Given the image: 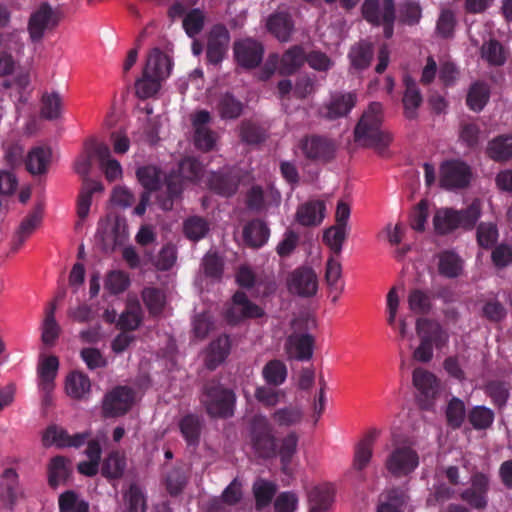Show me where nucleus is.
Instances as JSON below:
<instances>
[{
    "label": "nucleus",
    "instance_id": "obj_1",
    "mask_svg": "<svg viewBox=\"0 0 512 512\" xmlns=\"http://www.w3.org/2000/svg\"><path fill=\"white\" fill-rule=\"evenodd\" d=\"M203 172L199 160L186 157L178 164L177 169L169 172L165 177L164 189L158 191L156 202L163 211L173 209L174 203L181 199L186 181H197Z\"/></svg>",
    "mask_w": 512,
    "mask_h": 512
},
{
    "label": "nucleus",
    "instance_id": "obj_2",
    "mask_svg": "<svg viewBox=\"0 0 512 512\" xmlns=\"http://www.w3.org/2000/svg\"><path fill=\"white\" fill-rule=\"evenodd\" d=\"M382 122V104L380 102L370 103L354 129L355 141L364 147L374 148L383 155L392 142V135L382 129Z\"/></svg>",
    "mask_w": 512,
    "mask_h": 512
},
{
    "label": "nucleus",
    "instance_id": "obj_3",
    "mask_svg": "<svg viewBox=\"0 0 512 512\" xmlns=\"http://www.w3.org/2000/svg\"><path fill=\"white\" fill-rule=\"evenodd\" d=\"M482 215V204L474 199L466 208L456 210L453 208H440L433 217V226L436 234L444 236L458 228L470 231L474 229Z\"/></svg>",
    "mask_w": 512,
    "mask_h": 512
},
{
    "label": "nucleus",
    "instance_id": "obj_4",
    "mask_svg": "<svg viewBox=\"0 0 512 512\" xmlns=\"http://www.w3.org/2000/svg\"><path fill=\"white\" fill-rule=\"evenodd\" d=\"M236 400L234 390L218 380H209L202 387L200 402L211 418L228 419L233 417Z\"/></svg>",
    "mask_w": 512,
    "mask_h": 512
},
{
    "label": "nucleus",
    "instance_id": "obj_5",
    "mask_svg": "<svg viewBox=\"0 0 512 512\" xmlns=\"http://www.w3.org/2000/svg\"><path fill=\"white\" fill-rule=\"evenodd\" d=\"M416 333L420 343L413 352V359L421 363H428L433 359L434 347L442 350L449 342L448 332L440 323L431 319H417Z\"/></svg>",
    "mask_w": 512,
    "mask_h": 512
},
{
    "label": "nucleus",
    "instance_id": "obj_6",
    "mask_svg": "<svg viewBox=\"0 0 512 512\" xmlns=\"http://www.w3.org/2000/svg\"><path fill=\"white\" fill-rule=\"evenodd\" d=\"M249 437L256 455L263 459L276 456L277 440L273 427L263 415H255L250 422Z\"/></svg>",
    "mask_w": 512,
    "mask_h": 512
},
{
    "label": "nucleus",
    "instance_id": "obj_7",
    "mask_svg": "<svg viewBox=\"0 0 512 512\" xmlns=\"http://www.w3.org/2000/svg\"><path fill=\"white\" fill-rule=\"evenodd\" d=\"M361 12L368 23L383 26V35L386 39L392 38L396 20L394 0H365Z\"/></svg>",
    "mask_w": 512,
    "mask_h": 512
},
{
    "label": "nucleus",
    "instance_id": "obj_8",
    "mask_svg": "<svg viewBox=\"0 0 512 512\" xmlns=\"http://www.w3.org/2000/svg\"><path fill=\"white\" fill-rule=\"evenodd\" d=\"M491 475L489 472L472 471L467 486L460 492V499L470 508L484 511L489 504Z\"/></svg>",
    "mask_w": 512,
    "mask_h": 512
},
{
    "label": "nucleus",
    "instance_id": "obj_9",
    "mask_svg": "<svg viewBox=\"0 0 512 512\" xmlns=\"http://www.w3.org/2000/svg\"><path fill=\"white\" fill-rule=\"evenodd\" d=\"M419 464L418 452L406 444L394 446L384 461V467L388 474L396 479L408 477L418 468Z\"/></svg>",
    "mask_w": 512,
    "mask_h": 512
},
{
    "label": "nucleus",
    "instance_id": "obj_10",
    "mask_svg": "<svg viewBox=\"0 0 512 512\" xmlns=\"http://www.w3.org/2000/svg\"><path fill=\"white\" fill-rule=\"evenodd\" d=\"M91 168L92 154L89 152L82 154L75 161V171L79 175L85 177L77 200V215L82 220L85 219L89 214L92 195L96 192H101L104 189L101 182L88 178Z\"/></svg>",
    "mask_w": 512,
    "mask_h": 512
},
{
    "label": "nucleus",
    "instance_id": "obj_11",
    "mask_svg": "<svg viewBox=\"0 0 512 512\" xmlns=\"http://www.w3.org/2000/svg\"><path fill=\"white\" fill-rule=\"evenodd\" d=\"M472 170L462 160H445L440 165V186L446 190L464 189L470 185Z\"/></svg>",
    "mask_w": 512,
    "mask_h": 512
},
{
    "label": "nucleus",
    "instance_id": "obj_12",
    "mask_svg": "<svg viewBox=\"0 0 512 512\" xmlns=\"http://www.w3.org/2000/svg\"><path fill=\"white\" fill-rule=\"evenodd\" d=\"M299 148L306 159L319 163L331 161L336 152V144L332 139L315 134L303 137Z\"/></svg>",
    "mask_w": 512,
    "mask_h": 512
},
{
    "label": "nucleus",
    "instance_id": "obj_13",
    "mask_svg": "<svg viewBox=\"0 0 512 512\" xmlns=\"http://www.w3.org/2000/svg\"><path fill=\"white\" fill-rule=\"evenodd\" d=\"M412 381L418 392L417 397L421 407L426 410L431 409L440 391L438 378L432 372L418 367L413 370Z\"/></svg>",
    "mask_w": 512,
    "mask_h": 512
},
{
    "label": "nucleus",
    "instance_id": "obj_14",
    "mask_svg": "<svg viewBox=\"0 0 512 512\" xmlns=\"http://www.w3.org/2000/svg\"><path fill=\"white\" fill-rule=\"evenodd\" d=\"M357 95L353 92L335 91L318 108V116L329 121L346 117L355 107Z\"/></svg>",
    "mask_w": 512,
    "mask_h": 512
},
{
    "label": "nucleus",
    "instance_id": "obj_15",
    "mask_svg": "<svg viewBox=\"0 0 512 512\" xmlns=\"http://www.w3.org/2000/svg\"><path fill=\"white\" fill-rule=\"evenodd\" d=\"M241 171L237 167H225L219 171L211 172L207 183L209 188L224 197L233 196L241 182Z\"/></svg>",
    "mask_w": 512,
    "mask_h": 512
},
{
    "label": "nucleus",
    "instance_id": "obj_16",
    "mask_svg": "<svg viewBox=\"0 0 512 512\" xmlns=\"http://www.w3.org/2000/svg\"><path fill=\"white\" fill-rule=\"evenodd\" d=\"M287 287L290 293L300 297L314 296L318 289L317 275L310 267H298L289 274Z\"/></svg>",
    "mask_w": 512,
    "mask_h": 512
},
{
    "label": "nucleus",
    "instance_id": "obj_17",
    "mask_svg": "<svg viewBox=\"0 0 512 512\" xmlns=\"http://www.w3.org/2000/svg\"><path fill=\"white\" fill-rule=\"evenodd\" d=\"M232 301L233 305L225 312V318L231 325H236L247 318H260L264 315V310L251 302L242 291L235 292Z\"/></svg>",
    "mask_w": 512,
    "mask_h": 512
},
{
    "label": "nucleus",
    "instance_id": "obj_18",
    "mask_svg": "<svg viewBox=\"0 0 512 512\" xmlns=\"http://www.w3.org/2000/svg\"><path fill=\"white\" fill-rule=\"evenodd\" d=\"M230 43L229 30L223 24L214 25L208 35L206 58L212 65L220 64L225 58Z\"/></svg>",
    "mask_w": 512,
    "mask_h": 512
},
{
    "label": "nucleus",
    "instance_id": "obj_19",
    "mask_svg": "<svg viewBox=\"0 0 512 512\" xmlns=\"http://www.w3.org/2000/svg\"><path fill=\"white\" fill-rule=\"evenodd\" d=\"M133 390L127 386H117L107 393L103 400L102 411L107 418L124 415L133 402Z\"/></svg>",
    "mask_w": 512,
    "mask_h": 512
},
{
    "label": "nucleus",
    "instance_id": "obj_20",
    "mask_svg": "<svg viewBox=\"0 0 512 512\" xmlns=\"http://www.w3.org/2000/svg\"><path fill=\"white\" fill-rule=\"evenodd\" d=\"M58 25V18L48 3H42L28 20V32L32 42H39L47 29Z\"/></svg>",
    "mask_w": 512,
    "mask_h": 512
},
{
    "label": "nucleus",
    "instance_id": "obj_21",
    "mask_svg": "<svg viewBox=\"0 0 512 512\" xmlns=\"http://www.w3.org/2000/svg\"><path fill=\"white\" fill-rule=\"evenodd\" d=\"M233 51L237 63L246 69L256 68L262 62L264 54L262 44L251 38L236 41Z\"/></svg>",
    "mask_w": 512,
    "mask_h": 512
},
{
    "label": "nucleus",
    "instance_id": "obj_22",
    "mask_svg": "<svg viewBox=\"0 0 512 512\" xmlns=\"http://www.w3.org/2000/svg\"><path fill=\"white\" fill-rule=\"evenodd\" d=\"M266 28L280 42H288L294 32V21L288 12H274L267 18Z\"/></svg>",
    "mask_w": 512,
    "mask_h": 512
},
{
    "label": "nucleus",
    "instance_id": "obj_23",
    "mask_svg": "<svg viewBox=\"0 0 512 512\" xmlns=\"http://www.w3.org/2000/svg\"><path fill=\"white\" fill-rule=\"evenodd\" d=\"M347 57L350 68L356 72H362L371 65L374 57V45L366 39H361L350 47Z\"/></svg>",
    "mask_w": 512,
    "mask_h": 512
},
{
    "label": "nucleus",
    "instance_id": "obj_24",
    "mask_svg": "<svg viewBox=\"0 0 512 512\" xmlns=\"http://www.w3.org/2000/svg\"><path fill=\"white\" fill-rule=\"evenodd\" d=\"M43 218V206L38 204L28 215L21 221L12 241V249L17 251L24 242L34 233L40 225Z\"/></svg>",
    "mask_w": 512,
    "mask_h": 512
},
{
    "label": "nucleus",
    "instance_id": "obj_25",
    "mask_svg": "<svg viewBox=\"0 0 512 512\" xmlns=\"http://www.w3.org/2000/svg\"><path fill=\"white\" fill-rule=\"evenodd\" d=\"M243 241L253 249L263 247L270 236V229L266 222L261 219H252L243 227Z\"/></svg>",
    "mask_w": 512,
    "mask_h": 512
},
{
    "label": "nucleus",
    "instance_id": "obj_26",
    "mask_svg": "<svg viewBox=\"0 0 512 512\" xmlns=\"http://www.w3.org/2000/svg\"><path fill=\"white\" fill-rule=\"evenodd\" d=\"M326 205L322 200H311L300 205L296 212V220L302 226H317L325 217Z\"/></svg>",
    "mask_w": 512,
    "mask_h": 512
},
{
    "label": "nucleus",
    "instance_id": "obj_27",
    "mask_svg": "<svg viewBox=\"0 0 512 512\" xmlns=\"http://www.w3.org/2000/svg\"><path fill=\"white\" fill-rule=\"evenodd\" d=\"M203 426V418L194 413L185 414L178 422L180 433L188 446H198Z\"/></svg>",
    "mask_w": 512,
    "mask_h": 512
},
{
    "label": "nucleus",
    "instance_id": "obj_28",
    "mask_svg": "<svg viewBox=\"0 0 512 512\" xmlns=\"http://www.w3.org/2000/svg\"><path fill=\"white\" fill-rule=\"evenodd\" d=\"M171 66L172 63L169 57L159 48H153L147 56L143 71L145 72L146 76L151 75L160 80H164L169 76Z\"/></svg>",
    "mask_w": 512,
    "mask_h": 512
},
{
    "label": "nucleus",
    "instance_id": "obj_29",
    "mask_svg": "<svg viewBox=\"0 0 512 512\" xmlns=\"http://www.w3.org/2000/svg\"><path fill=\"white\" fill-rule=\"evenodd\" d=\"M231 349L230 337L226 334L220 335L213 340L208 347L205 365L209 370H215L228 357Z\"/></svg>",
    "mask_w": 512,
    "mask_h": 512
},
{
    "label": "nucleus",
    "instance_id": "obj_30",
    "mask_svg": "<svg viewBox=\"0 0 512 512\" xmlns=\"http://www.w3.org/2000/svg\"><path fill=\"white\" fill-rule=\"evenodd\" d=\"M52 158V150L48 146L32 148L25 160V166L29 173L41 175L47 172Z\"/></svg>",
    "mask_w": 512,
    "mask_h": 512
},
{
    "label": "nucleus",
    "instance_id": "obj_31",
    "mask_svg": "<svg viewBox=\"0 0 512 512\" xmlns=\"http://www.w3.org/2000/svg\"><path fill=\"white\" fill-rule=\"evenodd\" d=\"M405 92L402 98L404 106V115L407 119L412 120L418 116V108L423 102L421 92L410 76L404 77Z\"/></svg>",
    "mask_w": 512,
    "mask_h": 512
},
{
    "label": "nucleus",
    "instance_id": "obj_32",
    "mask_svg": "<svg viewBox=\"0 0 512 512\" xmlns=\"http://www.w3.org/2000/svg\"><path fill=\"white\" fill-rule=\"evenodd\" d=\"M215 110L222 120H234L242 115L244 104L232 93L226 92L218 97Z\"/></svg>",
    "mask_w": 512,
    "mask_h": 512
},
{
    "label": "nucleus",
    "instance_id": "obj_33",
    "mask_svg": "<svg viewBox=\"0 0 512 512\" xmlns=\"http://www.w3.org/2000/svg\"><path fill=\"white\" fill-rule=\"evenodd\" d=\"M491 95L490 86L481 80L473 82L467 92L466 105L476 113L481 112L488 104Z\"/></svg>",
    "mask_w": 512,
    "mask_h": 512
},
{
    "label": "nucleus",
    "instance_id": "obj_34",
    "mask_svg": "<svg viewBox=\"0 0 512 512\" xmlns=\"http://www.w3.org/2000/svg\"><path fill=\"white\" fill-rule=\"evenodd\" d=\"M438 272L449 279L458 278L463 272L462 258L452 250H445L438 255Z\"/></svg>",
    "mask_w": 512,
    "mask_h": 512
},
{
    "label": "nucleus",
    "instance_id": "obj_35",
    "mask_svg": "<svg viewBox=\"0 0 512 512\" xmlns=\"http://www.w3.org/2000/svg\"><path fill=\"white\" fill-rule=\"evenodd\" d=\"M306 52L301 45H294L286 50L279 65V72L282 75H292L306 62Z\"/></svg>",
    "mask_w": 512,
    "mask_h": 512
},
{
    "label": "nucleus",
    "instance_id": "obj_36",
    "mask_svg": "<svg viewBox=\"0 0 512 512\" xmlns=\"http://www.w3.org/2000/svg\"><path fill=\"white\" fill-rule=\"evenodd\" d=\"M379 431L373 429L357 444L354 453L353 466L356 470H363L370 462L373 455V443Z\"/></svg>",
    "mask_w": 512,
    "mask_h": 512
},
{
    "label": "nucleus",
    "instance_id": "obj_37",
    "mask_svg": "<svg viewBox=\"0 0 512 512\" xmlns=\"http://www.w3.org/2000/svg\"><path fill=\"white\" fill-rule=\"evenodd\" d=\"M309 512H324L333 503V489L330 485H319L308 492Z\"/></svg>",
    "mask_w": 512,
    "mask_h": 512
},
{
    "label": "nucleus",
    "instance_id": "obj_38",
    "mask_svg": "<svg viewBox=\"0 0 512 512\" xmlns=\"http://www.w3.org/2000/svg\"><path fill=\"white\" fill-rule=\"evenodd\" d=\"M487 156L495 162H506L512 158V136L499 135L488 142Z\"/></svg>",
    "mask_w": 512,
    "mask_h": 512
},
{
    "label": "nucleus",
    "instance_id": "obj_39",
    "mask_svg": "<svg viewBox=\"0 0 512 512\" xmlns=\"http://www.w3.org/2000/svg\"><path fill=\"white\" fill-rule=\"evenodd\" d=\"M65 389L71 398L84 399L90 393L91 381L85 373L73 371L66 377Z\"/></svg>",
    "mask_w": 512,
    "mask_h": 512
},
{
    "label": "nucleus",
    "instance_id": "obj_40",
    "mask_svg": "<svg viewBox=\"0 0 512 512\" xmlns=\"http://www.w3.org/2000/svg\"><path fill=\"white\" fill-rule=\"evenodd\" d=\"M480 55L492 67L503 66L508 58L505 47L496 39L484 42L480 49Z\"/></svg>",
    "mask_w": 512,
    "mask_h": 512
},
{
    "label": "nucleus",
    "instance_id": "obj_41",
    "mask_svg": "<svg viewBox=\"0 0 512 512\" xmlns=\"http://www.w3.org/2000/svg\"><path fill=\"white\" fill-rule=\"evenodd\" d=\"M126 468V458L119 451H112L103 460L101 474L109 480L120 479Z\"/></svg>",
    "mask_w": 512,
    "mask_h": 512
},
{
    "label": "nucleus",
    "instance_id": "obj_42",
    "mask_svg": "<svg viewBox=\"0 0 512 512\" xmlns=\"http://www.w3.org/2000/svg\"><path fill=\"white\" fill-rule=\"evenodd\" d=\"M124 512H146V496L137 483H131L123 492Z\"/></svg>",
    "mask_w": 512,
    "mask_h": 512
},
{
    "label": "nucleus",
    "instance_id": "obj_43",
    "mask_svg": "<svg viewBox=\"0 0 512 512\" xmlns=\"http://www.w3.org/2000/svg\"><path fill=\"white\" fill-rule=\"evenodd\" d=\"M467 416L466 406L462 399L453 396L445 409L446 424L453 430L460 429Z\"/></svg>",
    "mask_w": 512,
    "mask_h": 512
},
{
    "label": "nucleus",
    "instance_id": "obj_44",
    "mask_svg": "<svg viewBox=\"0 0 512 512\" xmlns=\"http://www.w3.org/2000/svg\"><path fill=\"white\" fill-rule=\"evenodd\" d=\"M69 460L64 456H55L48 465V483L56 488L60 483L65 482L70 476Z\"/></svg>",
    "mask_w": 512,
    "mask_h": 512
},
{
    "label": "nucleus",
    "instance_id": "obj_45",
    "mask_svg": "<svg viewBox=\"0 0 512 512\" xmlns=\"http://www.w3.org/2000/svg\"><path fill=\"white\" fill-rule=\"evenodd\" d=\"M484 393L491 399L494 406L502 409L510 396V386L501 380H490L484 385Z\"/></svg>",
    "mask_w": 512,
    "mask_h": 512
},
{
    "label": "nucleus",
    "instance_id": "obj_46",
    "mask_svg": "<svg viewBox=\"0 0 512 512\" xmlns=\"http://www.w3.org/2000/svg\"><path fill=\"white\" fill-rule=\"evenodd\" d=\"M277 491V486L271 481L259 479L253 484V495L255 498V508L258 511L263 510L272 502Z\"/></svg>",
    "mask_w": 512,
    "mask_h": 512
},
{
    "label": "nucleus",
    "instance_id": "obj_47",
    "mask_svg": "<svg viewBox=\"0 0 512 512\" xmlns=\"http://www.w3.org/2000/svg\"><path fill=\"white\" fill-rule=\"evenodd\" d=\"M59 361L56 356H48L39 367L40 388L45 393H50L54 387V380L57 375Z\"/></svg>",
    "mask_w": 512,
    "mask_h": 512
},
{
    "label": "nucleus",
    "instance_id": "obj_48",
    "mask_svg": "<svg viewBox=\"0 0 512 512\" xmlns=\"http://www.w3.org/2000/svg\"><path fill=\"white\" fill-rule=\"evenodd\" d=\"M467 418L475 430H486L492 426L495 413L484 405H477L468 411Z\"/></svg>",
    "mask_w": 512,
    "mask_h": 512
},
{
    "label": "nucleus",
    "instance_id": "obj_49",
    "mask_svg": "<svg viewBox=\"0 0 512 512\" xmlns=\"http://www.w3.org/2000/svg\"><path fill=\"white\" fill-rule=\"evenodd\" d=\"M210 231L208 221L200 216L188 217L183 223V232L187 239L197 242L206 237Z\"/></svg>",
    "mask_w": 512,
    "mask_h": 512
},
{
    "label": "nucleus",
    "instance_id": "obj_50",
    "mask_svg": "<svg viewBox=\"0 0 512 512\" xmlns=\"http://www.w3.org/2000/svg\"><path fill=\"white\" fill-rule=\"evenodd\" d=\"M298 435L295 432L288 433L281 441L279 448V457L281 461L282 471L290 474V465L292 458L297 452Z\"/></svg>",
    "mask_w": 512,
    "mask_h": 512
},
{
    "label": "nucleus",
    "instance_id": "obj_51",
    "mask_svg": "<svg viewBox=\"0 0 512 512\" xmlns=\"http://www.w3.org/2000/svg\"><path fill=\"white\" fill-rule=\"evenodd\" d=\"M141 296L150 315L155 317L162 314L166 299L161 289L156 287H146L143 289Z\"/></svg>",
    "mask_w": 512,
    "mask_h": 512
},
{
    "label": "nucleus",
    "instance_id": "obj_52",
    "mask_svg": "<svg viewBox=\"0 0 512 512\" xmlns=\"http://www.w3.org/2000/svg\"><path fill=\"white\" fill-rule=\"evenodd\" d=\"M224 259L216 251H208L202 258L201 266L207 278L221 280L224 272Z\"/></svg>",
    "mask_w": 512,
    "mask_h": 512
},
{
    "label": "nucleus",
    "instance_id": "obj_53",
    "mask_svg": "<svg viewBox=\"0 0 512 512\" xmlns=\"http://www.w3.org/2000/svg\"><path fill=\"white\" fill-rule=\"evenodd\" d=\"M139 183L144 187V192L157 191L161 181V170L156 166L147 165L137 169Z\"/></svg>",
    "mask_w": 512,
    "mask_h": 512
},
{
    "label": "nucleus",
    "instance_id": "obj_54",
    "mask_svg": "<svg viewBox=\"0 0 512 512\" xmlns=\"http://www.w3.org/2000/svg\"><path fill=\"white\" fill-rule=\"evenodd\" d=\"M266 383L273 386L283 384L287 377L286 365L280 360H271L265 364L262 371Z\"/></svg>",
    "mask_w": 512,
    "mask_h": 512
},
{
    "label": "nucleus",
    "instance_id": "obj_55",
    "mask_svg": "<svg viewBox=\"0 0 512 512\" xmlns=\"http://www.w3.org/2000/svg\"><path fill=\"white\" fill-rule=\"evenodd\" d=\"M499 237L497 225L493 222H480L476 230V240L483 249L492 248Z\"/></svg>",
    "mask_w": 512,
    "mask_h": 512
},
{
    "label": "nucleus",
    "instance_id": "obj_56",
    "mask_svg": "<svg viewBox=\"0 0 512 512\" xmlns=\"http://www.w3.org/2000/svg\"><path fill=\"white\" fill-rule=\"evenodd\" d=\"M347 238L345 227L333 225L327 228L323 233V242L331 249L335 256L342 252V246Z\"/></svg>",
    "mask_w": 512,
    "mask_h": 512
},
{
    "label": "nucleus",
    "instance_id": "obj_57",
    "mask_svg": "<svg viewBox=\"0 0 512 512\" xmlns=\"http://www.w3.org/2000/svg\"><path fill=\"white\" fill-rule=\"evenodd\" d=\"M61 106L59 93H44L41 98V116L47 120H55L61 115Z\"/></svg>",
    "mask_w": 512,
    "mask_h": 512
},
{
    "label": "nucleus",
    "instance_id": "obj_58",
    "mask_svg": "<svg viewBox=\"0 0 512 512\" xmlns=\"http://www.w3.org/2000/svg\"><path fill=\"white\" fill-rule=\"evenodd\" d=\"M55 310L54 303H51L46 310L42 331V341L46 345H53L60 333V327L55 320Z\"/></svg>",
    "mask_w": 512,
    "mask_h": 512
},
{
    "label": "nucleus",
    "instance_id": "obj_59",
    "mask_svg": "<svg viewBox=\"0 0 512 512\" xmlns=\"http://www.w3.org/2000/svg\"><path fill=\"white\" fill-rule=\"evenodd\" d=\"M303 412L299 407L288 406L277 409L272 414V419L280 427H290L301 422Z\"/></svg>",
    "mask_w": 512,
    "mask_h": 512
},
{
    "label": "nucleus",
    "instance_id": "obj_60",
    "mask_svg": "<svg viewBox=\"0 0 512 512\" xmlns=\"http://www.w3.org/2000/svg\"><path fill=\"white\" fill-rule=\"evenodd\" d=\"M60 512H89V505L84 500H79L73 490H67L59 496Z\"/></svg>",
    "mask_w": 512,
    "mask_h": 512
},
{
    "label": "nucleus",
    "instance_id": "obj_61",
    "mask_svg": "<svg viewBox=\"0 0 512 512\" xmlns=\"http://www.w3.org/2000/svg\"><path fill=\"white\" fill-rule=\"evenodd\" d=\"M422 9L419 3L406 0L399 4V22L408 26H415L420 22Z\"/></svg>",
    "mask_w": 512,
    "mask_h": 512
},
{
    "label": "nucleus",
    "instance_id": "obj_62",
    "mask_svg": "<svg viewBox=\"0 0 512 512\" xmlns=\"http://www.w3.org/2000/svg\"><path fill=\"white\" fill-rule=\"evenodd\" d=\"M130 285L127 273L120 270L110 271L105 279L104 287L110 294L117 295L124 292Z\"/></svg>",
    "mask_w": 512,
    "mask_h": 512
},
{
    "label": "nucleus",
    "instance_id": "obj_63",
    "mask_svg": "<svg viewBox=\"0 0 512 512\" xmlns=\"http://www.w3.org/2000/svg\"><path fill=\"white\" fill-rule=\"evenodd\" d=\"M408 304L410 310L415 314H427L431 310V298L428 293L420 290L413 289L408 296Z\"/></svg>",
    "mask_w": 512,
    "mask_h": 512
},
{
    "label": "nucleus",
    "instance_id": "obj_64",
    "mask_svg": "<svg viewBox=\"0 0 512 512\" xmlns=\"http://www.w3.org/2000/svg\"><path fill=\"white\" fill-rule=\"evenodd\" d=\"M187 474L182 467H174L166 476V489L170 495L176 496L182 492L187 484Z\"/></svg>",
    "mask_w": 512,
    "mask_h": 512
}]
</instances>
